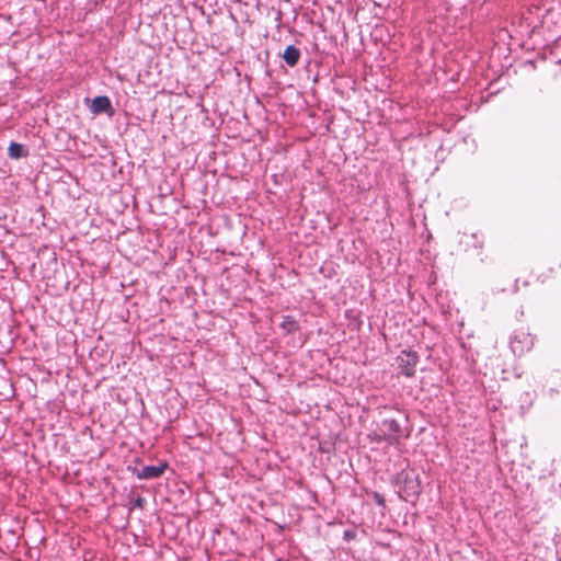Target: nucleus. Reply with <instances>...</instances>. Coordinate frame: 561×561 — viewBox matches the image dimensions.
<instances>
[{"mask_svg": "<svg viewBox=\"0 0 561 561\" xmlns=\"http://www.w3.org/2000/svg\"><path fill=\"white\" fill-rule=\"evenodd\" d=\"M393 484L398 489L399 496L411 503H415L422 492L420 476L415 469H402L393 478Z\"/></svg>", "mask_w": 561, "mask_h": 561, "instance_id": "f257e3e1", "label": "nucleus"}, {"mask_svg": "<svg viewBox=\"0 0 561 561\" xmlns=\"http://www.w3.org/2000/svg\"><path fill=\"white\" fill-rule=\"evenodd\" d=\"M402 422H408V415L401 410H397L394 415L385 417L381 421L379 427L389 437L388 445L399 444L402 437Z\"/></svg>", "mask_w": 561, "mask_h": 561, "instance_id": "f03ea898", "label": "nucleus"}, {"mask_svg": "<svg viewBox=\"0 0 561 561\" xmlns=\"http://www.w3.org/2000/svg\"><path fill=\"white\" fill-rule=\"evenodd\" d=\"M168 469L167 462L159 465L142 466L140 469L134 468L133 472L139 480H152L160 478Z\"/></svg>", "mask_w": 561, "mask_h": 561, "instance_id": "7ed1b4c3", "label": "nucleus"}, {"mask_svg": "<svg viewBox=\"0 0 561 561\" xmlns=\"http://www.w3.org/2000/svg\"><path fill=\"white\" fill-rule=\"evenodd\" d=\"M419 362L417 353H401L397 356L400 373L407 377H412L415 373V366Z\"/></svg>", "mask_w": 561, "mask_h": 561, "instance_id": "20e7f679", "label": "nucleus"}, {"mask_svg": "<svg viewBox=\"0 0 561 561\" xmlns=\"http://www.w3.org/2000/svg\"><path fill=\"white\" fill-rule=\"evenodd\" d=\"M90 110L93 114L106 113L112 110V104L107 96H96L92 100Z\"/></svg>", "mask_w": 561, "mask_h": 561, "instance_id": "39448f33", "label": "nucleus"}, {"mask_svg": "<svg viewBox=\"0 0 561 561\" xmlns=\"http://www.w3.org/2000/svg\"><path fill=\"white\" fill-rule=\"evenodd\" d=\"M283 59L289 67H295L300 59V50L294 45H289L284 50Z\"/></svg>", "mask_w": 561, "mask_h": 561, "instance_id": "423d86ee", "label": "nucleus"}, {"mask_svg": "<svg viewBox=\"0 0 561 561\" xmlns=\"http://www.w3.org/2000/svg\"><path fill=\"white\" fill-rule=\"evenodd\" d=\"M280 328L286 333H294L295 331H297L299 329L297 321L290 316L282 317Z\"/></svg>", "mask_w": 561, "mask_h": 561, "instance_id": "0eeeda50", "label": "nucleus"}, {"mask_svg": "<svg viewBox=\"0 0 561 561\" xmlns=\"http://www.w3.org/2000/svg\"><path fill=\"white\" fill-rule=\"evenodd\" d=\"M368 438L373 443L381 444V443L386 442L388 444V438L389 437H387V434H385L382 432V430L379 427V431H375L373 433H369L368 434Z\"/></svg>", "mask_w": 561, "mask_h": 561, "instance_id": "6e6552de", "label": "nucleus"}, {"mask_svg": "<svg viewBox=\"0 0 561 561\" xmlns=\"http://www.w3.org/2000/svg\"><path fill=\"white\" fill-rule=\"evenodd\" d=\"M8 152L11 158L19 159L22 157L23 146L18 142H11Z\"/></svg>", "mask_w": 561, "mask_h": 561, "instance_id": "1a4fd4ad", "label": "nucleus"}, {"mask_svg": "<svg viewBox=\"0 0 561 561\" xmlns=\"http://www.w3.org/2000/svg\"><path fill=\"white\" fill-rule=\"evenodd\" d=\"M130 503L133 504L134 507L142 510L146 504V499L141 495H138L137 497L131 499Z\"/></svg>", "mask_w": 561, "mask_h": 561, "instance_id": "9d476101", "label": "nucleus"}, {"mask_svg": "<svg viewBox=\"0 0 561 561\" xmlns=\"http://www.w3.org/2000/svg\"><path fill=\"white\" fill-rule=\"evenodd\" d=\"M356 538V531L353 529H346L343 533V539L347 542L354 540Z\"/></svg>", "mask_w": 561, "mask_h": 561, "instance_id": "9b49d317", "label": "nucleus"}, {"mask_svg": "<svg viewBox=\"0 0 561 561\" xmlns=\"http://www.w3.org/2000/svg\"><path fill=\"white\" fill-rule=\"evenodd\" d=\"M373 499L375 501V503L379 506H385V497L382 494L378 493V492H375L373 494Z\"/></svg>", "mask_w": 561, "mask_h": 561, "instance_id": "f8f14e48", "label": "nucleus"}, {"mask_svg": "<svg viewBox=\"0 0 561 561\" xmlns=\"http://www.w3.org/2000/svg\"><path fill=\"white\" fill-rule=\"evenodd\" d=\"M519 335H522L525 340H529V343L526 344V347L527 348H530L534 344H533V337H530L529 334L525 333V332H520L519 334H517L515 336V339H518Z\"/></svg>", "mask_w": 561, "mask_h": 561, "instance_id": "ddd939ff", "label": "nucleus"}]
</instances>
